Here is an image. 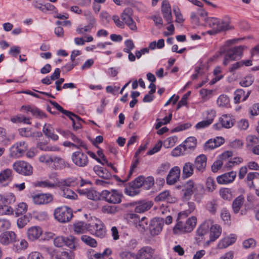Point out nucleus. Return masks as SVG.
Returning a JSON list of instances; mask_svg holds the SVG:
<instances>
[{"instance_id":"nucleus-1","label":"nucleus","mask_w":259,"mask_h":259,"mask_svg":"<svg viewBox=\"0 0 259 259\" xmlns=\"http://www.w3.org/2000/svg\"><path fill=\"white\" fill-rule=\"evenodd\" d=\"M204 193L202 185L195 183L192 180H189L182 187L181 192V198L183 201H188L194 195L195 200L199 201Z\"/></svg>"},{"instance_id":"nucleus-2","label":"nucleus","mask_w":259,"mask_h":259,"mask_svg":"<svg viewBox=\"0 0 259 259\" xmlns=\"http://www.w3.org/2000/svg\"><path fill=\"white\" fill-rule=\"evenodd\" d=\"M55 219L62 223L70 221L73 215L71 208L67 206H61L56 208L54 212Z\"/></svg>"},{"instance_id":"nucleus-3","label":"nucleus","mask_w":259,"mask_h":259,"mask_svg":"<svg viewBox=\"0 0 259 259\" xmlns=\"http://www.w3.org/2000/svg\"><path fill=\"white\" fill-rule=\"evenodd\" d=\"M13 168L16 172L23 176H31L33 173V167L31 164L23 160L15 162Z\"/></svg>"},{"instance_id":"nucleus-4","label":"nucleus","mask_w":259,"mask_h":259,"mask_svg":"<svg viewBox=\"0 0 259 259\" xmlns=\"http://www.w3.org/2000/svg\"><path fill=\"white\" fill-rule=\"evenodd\" d=\"M89 231L97 237L103 238L106 235V228L100 220H96L92 224H89Z\"/></svg>"},{"instance_id":"nucleus-5","label":"nucleus","mask_w":259,"mask_h":259,"mask_svg":"<svg viewBox=\"0 0 259 259\" xmlns=\"http://www.w3.org/2000/svg\"><path fill=\"white\" fill-rule=\"evenodd\" d=\"M101 196L110 203L116 204L121 202L122 194L116 190H112L111 191L104 190L102 192Z\"/></svg>"},{"instance_id":"nucleus-6","label":"nucleus","mask_w":259,"mask_h":259,"mask_svg":"<svg viewBox=\"0 0 259 259\" xmlns=\"http://www.w3.org/2000/svg\"><path fill=\"white\" fill-rule=\"evenodd\" d=\"M28 149V145L24 141H21L15 143L10 148V156L18 158L22 157Z\"/></svg>"},{"instance_id":"nucleus-7","label":"nucleus","mask_w":259,"mask_h":259,"mask_svg":"<svg viewBox=\"0 0 259 259\" xmlns=\"http://www.w3.org/2000/svg\"><path fill=\"white\" fill-rule=\"evenodd\" d=\"M244 47L243 46H240L229 50L225 56L223 64L227 65L230 61L240 58L242 55Z\"/></svg>"},{"instance_id":"nucleus-8","label":"nucleus","mask_w":259,"mask_h":259,"mask_svg":"<svg viewBox=\"0 0 259 259\" xmlns=\"http://www.w3.org/2000/svg\"><path fill=\"white\" fill-rule=\"evenodd\" d=\"M197 219L195 217H192L189 218L187 221L183 223L179 222L174 228V231L178 230L182 232H191L196 225Z\"/></svg>"},{"instance_id":"nucleus-9","label":"nucleus","mask_w":259,"mask_h":259,"mask_svg":"<svg viewBox=\"0 0 259 259\" xmlns=\"http://www.w3.org/2000/svg\"><path fill=\"white\" fill-rule=\"evenodd\" d=\"M207 25L218 31H224L230 29L231 28L228 22L221 21L216 18H208L205 19Z\"/></svg>"},{"instance_id":"nucleus-10","label":"nucleus","mask_w":259,"mask_h":259,"mask_svg":"<svg viewBox=\"0 0 259 259\" xmlns=\"http://www.w3.org/2000/svg\"><path fill=\"white\" fill-rule=\"evenodd\" d=\"M133 11L131 8H125L122 14L121 18L125 24L133 31H137V27L133 19Z\"/></svg>"},{"instance_id":"nucleus-11","label":"nucleus","mask_w":259,"mask_h":259,"mask_svg":"<svg viewBox=\"0 0 259 259\" xmlns=\"http://www.w3.org/2000/svg\"><path fill=\"white\" fill-rule=\"evenodd\" d=\"M71 159L75 165L80 167L87 166L89 162L87 154L80 151L73 152L71 155Z\"/></svg>"},{"instance_id":"nucleus-12","label":"nucleus","mask_w":259,"mask_h":259,"mask_svg":"<svg viewBox=\"0 0 259 259\" xmlns=\"http://www.w3.org/2000/svg\"><path fill=\"white\" fill-rule=\"evenodd\" d=\"M17 241V235L13 231H6L0 234V243L7 246Z\"/></svg>"},{"instance_id":"nucleus-13","label":"nucleus","mask_w":259,"mask_h":259,"mask_svg":"<svg viewBox=\"0 0 259 259\" xmlns=\"http://www.w3.org/2000/svg\"><path fill=\"white\" fill-rule=\"evenodd\" d=\"M212 224H213L212 220L207 219L205 220L197 230L196 240L201 241L203 239V236L208 233L210 225Z\"/></svg>"},{"instance_id":"nucleus-14","label":"nucleus","mask_w":259,"mask_h":259,"mask_svg":"<svg viewBox=\"0 0 259 259\" xmlns=\"http://www.w3.org/2000/svg\"><path fill=\"white\" fill-rule=\"evenodd\" d=\"M32 198L33 203L37 205L47 204L53 200V196L50 194H35Z\"/></svg>"},{"instance_id":"nucleus-15","label":"nucleus","mask_w":259,"mask_h":259,"mask_svg":"<svg viewBox=\"0 0 259 259\" xmlns=\"http://www.w3.org/2000/svg\"><path fill=\"white\" fill-rule=\"evenodd\" d=\"M181 169L179 166H174L169 171L166 177V182L168 185H174L180 179Z\"/></svg>"},{"instance_id":"nucleus-16","label":"nucleus","mask_w":259,"mask_h":259,"mask_svg":"<svg viewBox=\"0 0 259 259\" xmlns=\"http://www.w3.org/2000/svg\"><path fill=\"white\" fill-rule=\"evenodd\" d=\"M130 218L136 220L134 222L135 226L141 232H144L148 228V221L146 218L143 217L140 219L138 215L136 214H131Z\"/></svg>"},{"instance_id":"nucleus-17","label":"nucleus","mask_w":259,"mask_h":259,"mask_svg":"<svg viewBox=\"0 0 259 259\" xmlns=\"http://www.w3.org/2000/svg\"><path fill=\"white\" fill-rule=\"evenodd\" d=\"M42 233V230L39 226H32L27 231V236L29 241H34L39 239Z\"/></svg>"},{"instance_id":"nucleus-18","label":"nucleus","mask_w":259,"mask_h":259,"mask_svg":"<svg viewBox=\"0 0 259 259\" xmlns=\"http://www.w3.org/2000/svg\"><path fill=\"white\" fill-rule=\"evenodd\" d=\"M162 219L154 218L149 226V230L152 236L158 235L161 231L162 229Z\"/></svg>"},{"instance_id":"nucleus-19","label":"nucleus","mask_w":259,"mask_h":259,"mask_svg":"<svg viewBox=\"0 0 259 259\" xmlns=\"http://www.w3.org/2000/svg\"><path fill=\"white\" fill-rule=\"evenodd\" d=\"M161 12L164 19L167 23L170 24L172 22L171 7L169 2L164 0L162 3Z\"/></svg>"},{"instance_id":"nucleus-20","label":"nucleus","mask_w":259,"mask_h":259,"mask_svg":"<svg viewBox=\"0 0 259 259\" xmlns=\"http://www.w3.org/2000/svg\"><path fill=\"white\" fill-rule=\"evenodd\" d=\"M236 177V172L231 171L225 173L217 177V180L219 184H226L232 182Z\"/></svg>"},{"instance_id":"nucleus-21","label":"nucleus","mask_w":259,"mask_h":259,"mask_svg":"<svg viewBox=\"0 0 259 259\" xmlns=\"http://www.w3.org/2000/svg\"><path fill=\"white\" fill-rule=\"evenodd\" d=\"M77 192L80 195L86 196L91 200L96 201L99 199V193L92 189L78 188Z\"/></svg>"},{"instance_id":"nucleus-22","label":"nucleus","mask_w":259,"mask_h":259,"mask_svg":"<svg viewBox=\"0 0 259 259\" xmlns=\"http://www.w3.org/2000/svg\"><path fill=\"white\" fill-rule=\"evenodd\" d=\"M154 250L149 246H145L139 250L136 255L137 259H152Z\"/></svg>"},{"instance_id":"nucleus-23","label":"nucleus","mask_w":259,"mask_h":259,"mask_svg":"<svg viewBox=\"0 0 259 259\" xmlns=\"http://www.w3.org/2000/svg\"><path fill=\"white\" fill-rule=\"evenodd\" d=\"M207 157L204 154H200L197 156L194 161V165L196 170L203 172L206 168Z\"/></svg>"},{"instance_id":"nucleus-24","label":"nucleus","mask_w":259,"mask_h":259,"mask_svg":"<svg viewBox=\"0 0 259 259\" xmlns=\"http://www.w3.org/2000/svg\"><path fill=\"white\" fill-rule=\"evenodd\" d=\"M209 227V241L213 242L216 239H217L220 236L222 233V228L219 225L213 224L210 225Z\"/></svg>"},{"instance_id":"nucleus-25","label":"nucleus","mask_w":259,"mask_h":259,"mask_svg":"<svg viewBox=\"0 0 259 259\" xmlns=\"http://www.w3.org/2000/svg\"><path fill=\"white\" fill-rule=\"evenodd\" d=\"M89 224L83 222H78L73 224V230L76 234H83L89 231Z\"/></svg>"},{"instance_id":"nucleus-26","label":"nucleus","mask_w":259,"mask_h":259,"mask_svg":"<svg viewBox=\"0 0 259 259\" xmlns=\"http://www.w3.org/2000/svg\"><path fill=\"white\" fill-rule=\"evenodd\" d=\"M245 199L243 195H239L233 201L232 207L233 212L238 213L244 202Z\"/></svg>"},{"instance_id":"nucleus-27","label":"nucleus","mask_w":259,"mask_h":259,"mask_svg":"<svg viewBox=\"0 0 259 259\" xmlns=\"http://www.w3.org/2000/svg\"><path fill=\"white\" fill-rule=\"evenodd\" d=\"M36 147L41 151H59L60 148L56 146L48 145L47 142H38Z\"/></svg>"},{"instance_id":"nucleus-28","label":"nucleus","mask_w":259,"mask_h":259,"mask_svg":"<svg viewBox=\"0 0 259 259\" xmlns=\"http://www.w3.org/2000/svg\"><path fill=\"white\" fill-rule=\"evenodd\" d=\"M42 132L45 135L53 141H57L58 136L55 134L53 131V127L50 124H45L43 127Z\"/></svg>"},{"instance_id":"nucleus-29","label":"nucleus","mask_w":259,"mask_h":259,"mask_svg":"<svg viewBox=\"0 0 259 259\" xmlns=\"http://www.w3.org/2000/svg\"><path fill=\"white\" fill-rule=\"evenodd\" d=\"M188 153L193 151L197 145V140L194 137L188 138L183 144Z\"/></svg>"},{"instance_id":"nucleus-30","label":"nucleus","mask_w":259,"mask_h":259,"mask_svg":"<svg viewBox=\"0 0 259 259\" xmlns=\"http://www.w3.org/2000/svg\"><path fill=\"white\" fill-rule=\"evenodd\" d=\"M219 121L222 123V126L226 128L231 127L234 123V120L232 117L226 114L222 115Z\"/></svg>"},{"instance_id":"nucleus-31","label":"nucleus","mask_w":259,"mask_h":259,"mask_svg":"<svg viewBox=\"0 0 259 259\" xmlns=\"http://www.w3.org/2000/svg\"><path fill=\"white\" fill-rule=\"evenodd\" d=\"M194 172L193 164L188 162L184 164L182 170V177L184 178H188L190 177Z\"/></svg>"},{"instance_id":"nucleus-32","label":"nucleus","mask_w":259,"mask_h":259,"mask_svg":"<svg viewBox=\"0 0 259 259\" xmlns=\"http://www.w3.org/2000/svg\"><path fill=\"white\" fill-rule=\"evenodd\" d=\"M94 170L100 177L104 179L108 180L111 177V174L107 170V169L103 168L99 165L95 166L94 167Z\"/></svg>"},{"instance_id":"nucleus-33","label":"nucleus","mask_w":259,"mask_h":259,"mask_svg":"<svg viewBox=\"0 0 259 259\" xmlns=\"http://www.w3.org/2000/svg\"><path fill=\"white\" fill-rule=\"evenodd\" d=\"M250 95V92L248 91L245 95V91L242 89H238L234 93V101L235 103H239L242 98V101H245Z\"/></svg>"},{"instance_id":"nucleus-34","label":"nucleus","mask_w":259,"mask_h":259,"mask_svg":"<svg viewBox=\"0 0 259 259\" xmlns=\"http://www.w3.org/2000/svg\"><path fill=\"white\" fill-rule=\"evenodd\" d=\"M152 206L151 202L140 201L138 203L135 211L138 213H142L149 210Z\"/></svg>"},{"instance_id":"nucleus-35","label":"nucleus","mask_w":259,"mask_h":259,"mask_svg":"<svg viewBox=\"0 0 259 259\" xmlns=\"http://www.w3.org/2000/svg\"><path fill=\"white\" fill-rule=\"evenodd\" d=\"M236 241L235 237H226L219 241L218 244L217 248L220 249L227 248L229 245L234 243Z\"/></svg>"},{"instance_id":"nucleus-36","label":"nucleus","mask_w":259,"mask_h":259,"mask_svg":"<svg viewBox=\"0 0 259 259\" xmlns=\"http://www.w3.org/2000/svg\"><path fill=\"white\" fill-rule=\"evenodd\" d=\"M209 117H208L206 120L200 121L196 124L195 127L197 129H200L207 127L212 123L215 116L214 112L211 111V113H209Z\"/></svg>"},{"instance_id":"nucleus-37","label":"nucleus","mask_w":259,"mask_h":259,"mask_svg":"<svg viewBox=\"0 0 259 259\" xmlns=\"http://www.w3.org/2000/svg\"><path fill=\"white\" fill-rule=\"evenodd\" d=\"M12 179V170L7 168L0 172V183L11 181Z\"/></svg>"},{"instance_id":"nucleus-38","label":"nucleus","mask_w":259,"mask_h":259,"mask_svg":"<svg viewBox=\"0 0 259 259\" xmlns=\"http://www.w3.org/2000/svg\"><path fill=\"white\" fill-rule=\"evenodd\" d=\"M64 244L70 249H75L77 244L78 240L74 236L70 235L65 237Z\"/></svg>"},{"instance_id":"nucleus-39","label":"nucleus","mask_w":259,"mask_h":259,"mask_svg":"<svg viewBox=\"0 0 259 259\" xmlns=\"http://www.w3.org/2000/svg\"><path fill=\"white\" fill-rule=\"evenodd\" d=\"M171 197L170 195L169 191H164L161 192L158 195L155 197V200L156 202L167 201L170 202Z\"/></svg>"},{"instance_id":"nucleus-40","label":"nucleus","mask_w":259,"mask_h":259,"mask_svg":"<svg viewBox=\"0 0 259 259\" xmlns=\"http://www.w3.org/2000/svg\"><path fill=\"white\" fill-rule=\"evenodd\" d=\"M52 163L57 164V166L59 167L60 168L65 167L68 165V163L63 158L55 155H53Z\"/></svg>"},{"instance_id":"nucleus-41","label":"nucleus","mask_w":259,"mask_h":259,"mask_svg":"<svg viewBox=\"0 0 259 259\" xmlns=\"http://www.w3.org/2000/svg\"><path fill=\"white\" fill-rule=\"evenodd\" d=\"M63 195V196L68 199H76L77 198V195L74 191L67 187L62 188Z\"/></svg>"},{"instance_id":"nucleus-42","label":"nucleus","mask_w":259,"mask_h":259,"mask_svg":"<svg viewBox=\"0 0 259 259\" xmlns=\"http://www.w3.org/2000/svg\"><path fill=\"white\" fill-rule=\"evenodd\" d=\"M188 153L184 145H180L171 151V155L175 157Z\"/></svg>"},{"instance_id":"nucleus-43","label":"nucleus","mask_w":259,"mask_h":259,"mask_svg":"<svg viewBox=\"0 0 259 259\" xmlns=\"http://www.w3.org/2000/svg\"><path fill=\"white\" fill-rule=\"evenodd\" d=\"M217 103L220 107H227L229 104V99L226 95H222L218 98Z\"/></svg>"},{"instance_id":"nucleus-44","label":"nucleus","mask_w":259,"mask_h":259,"mask_svg":"<svg viewBox=\"0 0 259 259\" xmlns=\"http://www.w3.org/2000/svg\"><path fill=\"white\" fill-rule=\"evenodd\" d=\"M220 195L224 200H230L232 195L230 189L228 188H222L220 190Z\"/></svg>"},{"instance_id":"nucleus-45","label":"nucleus","mask_w":259,"mask_h":259,"mask_svg":"<svg viewBox=\"0 0 259 259\" xmlns=\"http://www.w3.org/2000/svg\"><path fill=\"white\" fill-rule=\"evenodd\" d=\"M22 108H24L26 111L31 112L32 114L34 115L41 118L43 117H46V114L37 108H32L30 106H23Z\"/></svg>"},{"instance_id":"nucleus-46","label":"nucleus","mask_w":259,"mask_h":259,"mask_svg":"<svg viewBox=\"0 0 259 259\" xmlns=\"http://www.w3.org/2000/svg\"><path fill=\"white\" fill-rule=\"evenodd\" d=\"M81 239L86 244L92 247H95L97 245L96 240L90 236L82 235L81 237Z\"/></svg>"},{"instance_id":"nucleus-47","label":"nucleus","mask_w":259,"mask_h":259,"mask_svg":"<svg viewBox=\"0 0 259 259\" xmlns=\"http://www.w3.org/2000/svg\"><path fill=\"white\" fill-rule=\"evenodd\" d=\"M247 146L253 148L255 145L259 143V138L255 136L249 135L246 138Z\"/></svg>"},{"instance_id":"nucleus-48","label":"nucleus","mask_w":259,"mask_h":259,"mask_svg":"<svg viewBox=\"0 0 259 259\" xmlns=\"http://www.w3.org/2000/svg\"><path fill=\"white\" fill-rule=\"evenodd\" d=\"M124 192L129 196H134L140 193V190L129 184V186L125 188Z\"/></svg>"},{"instance_id":"nucleus-49","label":"nucleus","mask_w":259,"mask_h":259,"mask_svg":"<svg viewBox=\"0 0 259 259\" xmlns=\"http://www.w3.org/2000/svg\"><path fill=\"white\" fill-rule=\"evenodd\" d=\"M170 167V164L168 162L162 163L157 169L156 172L159 175L163 176L167 171Z\"/></svg>"},{"instance_id":"nucleus-50","label":"nucleus","mask_w":259,"mask_h":259,"mask_svg":"<svg viewBox=\"0 0 259 259\" xmlns=\"http://www.w3.org/2000/svg\"><path fill=\"white\" fill-rule=\"evenodd\" d=\"M154 184V179L153 177L149 176L145 178L144 177L143 186L145 189H150Z\"/></svg>"},{"instance_id":"nucleus-51","label":"nucleus","mask_w":259,"mask_h":259,"mask_svg":"<svg viewBox=\"0 0 259 259\" xmlns=\"http://www.w3.org/2000/svg\"><path fill=\"white\" fill-rule=\"evenodd\" d=\"M112 251L109 248H106L103 253H96L91 256V259L103 258L105 256H108L111 254Z\"/></svg>"},{"instance_id":"nucleus-52","label":"nucleus","mask_w":259,"mask_h":259,"mask_svg":"<svg viewBox=\"0 0 259 259\" xmlns=\"http://www.w3.org/2000/svg\"><path fill=\"white\" fill-rule=\"evenodd\" d=\"M84 15L86 17V19L88 22V25L94 27L96 23V20L94 16L89 11L85 12Z\"/></svg>"},{"instance_id":"nucleus-53","label":"nucleus","mask_w":259,"mask_h":259,"mask_svg":"<svg viewBox=\"0 0 259 259\" xmlns=\"http://www.w3.org/2000/svg\"><path fill=\"white\" fill-rule=\"evenodd\" d=\"M93 27L87 25V26H83L79 25L76 29V31L79 34L84 35L87 33L91 31Z\"/></svg>"},{"instance_id":"nucleus-54","label":"nucleus","mask_w":259,"mask_h":259,"mask_svg":"<svg viewBox=\"0 0 259 259\" xmlns=\"http://www.w3.org/2000/svg\"><path fill=\"white\" fill-rule=\"evenodd\" d=\"M218 207V204L216 200H212L207 204V209L212 214H215Z\"/></svg>"},{"instance_id":"nucleus-55","label":"nucleus","mask_w":259,"mask_h":259,"mask_svg":"<svg viewBox=\"0 0 259 259\" xmlns=\"http://www.w3.org/2000/svg\"><path fill=\"white\" fill-rule=\"evenodd\" d=\"M27 204L25 203H20L18 204L15 210V213L17 216L25 213L27 211Z\"/></svg>"},{"instance_id":"nucleus-56","label":"nucleus","mask_w":259,"mask_h":259,"mask_svg":"<svg viewBox=\"0 0 259 259\" xmlns=\"http://www.w3.org/2000/svg\"><path fill=\"white\" fill-rule=\"evenodd\" d=\"M14 212L13 209L7 205V203H4L2 207L0 208V215H10L12 214Z\"/></svg>"},{"instance_id":"nucleus-57","label":"nucleus","mask_w":259,"mask_h":259,"mask_svg":"<svg viewBox=\"0 0 259 259\" xmlns=\"http://www.w3.org/2000/svg\"><path fill=\"white\" fill-rule=\"evenodd\" d=\"M206 186L208 191L212 192L216 188L214 180L211 177H208L206 179Z\"/></svg>"},{"instance_id":"nucleus-58","label":"nucleus","mask_w":259,"mask_h":259,"mask_svg":"<svg viewBox=\"0 0 259 259\" xmlns=\"http://www.w3.org/2000/svg\"><path fill=\"white\" fill-rule=\"evenodd\" d=\"M121 259H137L136 255L128 251H123L119 253Z\"/></svg>"},{"instance_id":"nucleus-59","label":"nucleus","mask_w":259,"mask_h":259,"mask_svg":"<svg viewBox=\"0 0 259 259\" xmlns=\"http://www.w3.org/2000/svg\"><path fill=\"white\" fill-rule=\"evenodd\" d=\"M53 155L49 154H44L40 155L39 157V160L41 163H44L46 164H50L52 163Z\"/></svg>"},{"instance_id":"nucleus-60","label":"nucleus","mask_w":259,"mask_h":259,"mask_svg":"<svg viewBox=\"0 0 259 259\" xmlns=\"http://www.w3.org/2000/svg\"><path fill=\"white\" fill-rule=\"evenodd\" d=\"M19 133L22 137L27 138L35 136V133L31 132L30 129L27 128H22L19 130Z\"/></svg>"},{"instance_id":"nucleus-61","label":"nucleus","mask_w":259,"mask_h":259,"mask_svg":"<svg viewBox=\"0 0 259 259\" xmlns=\"http://www.w3.org/2000/svg\"><path fill=\"white\" fill-rule=\"evenodd\" d=\"M143 181L144 176H140L138 178H137L134 181L130 183V184H131L136 188H138L139 189L140 188L143 186Z\"/></svg>"},{"instance_id":"nucleus-62","label":"nucleus","mask_w":259,"mask_h":259,"mask_svg":"<svg viewBox=\"0 0 259 259\" xmlns=\"http://www.w3.org/2000/svg\"><path fill=\"white\" fill-rule=\"evenodd\" d=\"M253 81V78L251 76H247L244 77L240 82V84L244 87H249Z\"/></svg>"},{"instance_id":"nucleus-63","label":"nucleus","mask_w":259,"mask_h":259,"mask_svg":"<svg viewBox=\"0 0 259 259\" xmlns=\"http://www.w3.org/2000/svg\"><path fill=\"white\" fill-rule=\"evenodd\" d=\"M29 222L28 217L23 216L19 218L17 220V226L19 228H23Z\"/></svg>"},{"instance_id":"nucleus-64","label":"nucleus","mask_w":259,"mask_h":259,"mask_svg":"<svg viewBox=\"0 0 259 259\" xmlns=\"http://www.w3.org/2000/svg\"><path fill=\"white\" fill-rule=\"evenodd\" d=\"M27 259H44V257L39 252L32 251L28 255Z\"/></svg>"}]
</instances>
